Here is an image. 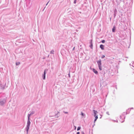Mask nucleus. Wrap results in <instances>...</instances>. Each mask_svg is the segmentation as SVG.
I'll return each instance as SVG.
<instances>
[{
	"label": "nucleus",
	"instance_id": "obj_1",
	"mask_svg": "<svg viewBox=\"0 0 134 134\" xmlns=\"http://www.w3.org/2000/svg\"><path fill=\"white\" fill-rule=\"evenodd\" d=\"M30 124L31 122L30 121V118H28V120L27 121L26 126L25 129L26 131L27 134L28 133V131L29 129Z\"/></svg>",
	"mask_w": 134,
	"mask_h": 134
},
{
	"label": "nucleus",
	"instance_id": "obj_2",
	"mask_svg": "<svg viewBox=\"0 0 134 134\" xmlns=\"http://www.w3.org/2000/svg\"><path fill=\"white\" fill-rule=\"evenodd\" d=\"M6 97H5L3 98H1V99L0 101V105H1L2 106L4 105L6 102Z\"/></svg>",
	"mask_w": 134,
	"mask_h": 134
},
{
	"label": "nucleus",
	"instance_id": "obj_3",
	"mask_svg": "<svg viewBox=\"0 0 134 134\" xmlns=\"http://www.w3.org/2000/svg\"><path fill=\"white\" fill-rule=\"evenodd\" d=\"M97 62L98 65L99 69L100 70H102V68L101 66L102 63L101 60L100 59L99 61H97Z\"/></svg>",
	"mask_w": 134,
	"mask_h": 134
},
{
	"label": "nucleus",
	"instance_id": "obj_4",
	"mask_svg": "<svg viewBox=\"0 0 134 134\" xmlns=\"http://www.w3.org/2000/svg\"><path fill=\"white\" fill-rule=\"evenodd\" d=\"M125 113L124 112L123 113H122V115H120V121L121 123L123 122H124V120L123 121H121V119L122 118H123L124 119L125 118V116H124Z\"/></svg>",
	"mask_w": 134,
	"mask_h": 134
},
{
	"label": "nucleus",
	"instance_id": "obj_5",
	"mask_svg": "<svg viewBox=\"0 0 134 134\" xmlns=\"http://www.w3.org/2000/svg\"><path fill=\"white\" fill-rule=\"evenodd\" d=\"M6 87V83H5L4 85H2L1 84V89L2 90H4L5 89V87Z\"/></svg>",
	"mask_w": 134,
	"mask_h": 134
},
{
	"label": "nucleus",
	"instance_id": "obj_6",
	"mask_svg": "<svg viewBox=\"0 0 134 134\" xmlns=\"http://www.w3.org/2000/svg\"><path fill=\"white\" fill-rule=\"evenodd\" d=\"M90 45L89 46L90 47L91 49H93V43H92V40H91L90 42Z\"/></svg>",
	"mask_w": 134,
	"mask_h": 134
},
{
	"label": "nucleus",
	"instance_id": "obj_7",
	"mask_svg": "<svg viewBox=\"0 0 134 134\" xmlns=\"http://www.w3.org/2000/svg\"><path fill=\"white\" fill-rule=\"evenodd\" d=\"M35 112L34 111H32L30 112V114H28L27 115V117L28 118H30V116L32 114H34Z\"/></svg>",
	"mask_w": 134,
	"mask_h": 134
},
{
	"label": "nucleus",
	"instance_id": "obj_8",
	"mask_svg": "<svg viewBox=\"0 0 134 134\" xmlns=\"http://www.w3.org/2000/svg\"><path fill=\"white\" fill-rule=\"evenodd\" d=\"M93 112L94 113V116H96L97 115H97V114L98 113V112L96 110H93Z\"/></svg>",
	"mask_w": 134,
	"mask_h": 134
},
{
	"label": "nucleus",
	"instance_id": "obj_9",
	"mask_svg": "<svg viewBox=\"0 0 134 134\" xmlns=\"http://www.w3.org/2000/svg\"><path fill=\"white\" fill-rule=\"evenodd\" d=\"M46 72H44L43 74L42 75V78L43 80H45L46 78Z\"/></svg>",
	"mask_w": 134,
	"mask_h": 134
},
{
	"label": "nucleus",
	"instance_id": "obj_10",
	"mask_svg": "<svg viewBox=\"0 0 134 134\" xmlns=\"http://www.w3.org/2000/svg\"><path fill=\"white\" fill-rule=\"evenodd\" d=\"M104 46L103 44H100V48L102 50H103L104 49Z\"/></svg>",
	"mask_w": 134,
	"mask_h": 134
},
{
	"label": "nucleus",
	"instance_id": "obj_11",
	"mask_svg": "<svg viewBox=\"0 0 134 134\" xmlns=\"http://www.w3.org/2000/svg\"><path fill=\"white\" fill-rule=\"evenodd\" d=\"M130 65L131 66V68L133 69H134L133 68H134V62H133V63H132V64H130Z\"/></svg>",
	"mask_w": 134,
	"mask_h": 134
},
{
	"label": "nucleus",
	"instance_id": "obj_12",
	"mask_svg": "<svg viewBox=\"0 0 134 134\" xmlns=\"http://www.w3.org/2000/svg\"><path fill=\"white\" fill-rule=\"evenodd\" d=\"M93 71L95 74H98V72L95 69H93Z\"/></svg>",
	"mask_w": 134,
	"mask_h": 134
},
{
	"label": "nucleus",
	"instance_id": "obj_13",
	"mask_svg": "<svg viewBox=\"0 0 134 134\" xmlns=\"http://www.w3.org/2000/svg\"><path fill=\"white\" fill-rule=\"evenodd\" d=\"M130 110L129 109L127 110L126 112V114H129L130 113Z\"/></svg>",
	"mask_w": 134,
	"mask_h": 134
},
{
	"label": "nucleus",
	"instance_id": "obj_14",
	"mask_svg": "<svg viewBox=\"0 0 134 134\" xmlns=\"http://www.w3.org/2000/svg\"><path fill=\"white\" fill-rule=\"evenodd\" d=\"M59 113V112H58V113L54 115V116H56L57 118L59 117V115L58 114Z\"/></svg>",
	"mask_w": 134,
	"mask_h": 134
},
{
	"label": "nucleus",
	"instance_id": "obj_15",
	"mask_svg": "<svg viewBox=\"0 0 134 134\" xmlns=\"http://www.w3.org/2000/svg\"><path fill=\"white\" fill-rule=\"evenodd\" d=\"M115 26H114L112 30V31L113 32H115Z\"/></svg>",
	"mask_w": 134,
	"mask_h": 134
},
{
	"label": "nucleus",
	"instance_id": "obj_16",
	"mask_svg": "<svg viewBox=\"0 0 134 134\" xmlns=\"http://www.w3.org/2000/svg\"><path fill=\"white\" fill-rule=\"evenodd\" d=\"M117 10L116 9H115L114 11V13L115 14H116L117 13Z\"/></svg>",
	"mask_w": 134,
	"mask_h": 134
},
{
	"label": "nucleus",
	"instance_id": "obj_17",
	"mask_svg": "<svg viewBox=\"0 0 134 134\" xmlns=\"http://www.w3.org/2000/svg\"><path fill=\"white\" fill-rule=\"evenodd\" d=\"M54 51L53 50H52L50 52V53L51 54H54Z\"/></svg>",
	"mask_w": 134,
	"mask_h": 134
},
{
	"label": "nucleus",
	"instance_id": "obj_18",
	"mask_svg": "<svg viewBox=\"0 0 134 134\" xmlns=\"http://www.w3.org/2000/svg\"><path fill=\"white\" fill-rule=\"evenodd\" d=\"M20 64V63L19 62H16V65H19Z\"/></svg>",
	"mask_w": 134,
	"mask_h": 134
},
{
	"label": "nucleus",
	"instance_id": "obj_19",
	"mask_svg": "<svg viewBox=\"0 0 134 134\" xmlns=\"http://www.w3.org/2000/svg\"><path fill=\"white\" fill-rule=\"evenodd\" d=\"M81 129V127H78L77 129V130L79 131Z\"/></svg>",
	"mask_w": 134,
	"mask_h": 134
},
{
	"label": "nucleus",
	"instance_id": "obj_20",
	"mask_svg": "<svg viewBox=\"0 0 134 134\" xmlns=\"http://www.w3.org/2000/svg\"><path fill=\"white\" fill-rule=\"evenodd\" d=\"M105 41L104 40H103L101 42L103 43H105Z\"/></svg>",
	"mask_w": 134,
	"mask_h": 134
},
{
	"label": "nucleus",
	"instance_id": "obj_21",
	"mask_svg": "<svg viewBox=\"0 0 134 134\" xmlns=\"http://www.w3.org/2000/svg\"><path fill=\"white\" fill-rule=\"evenodd\" d=\"M48 70L47 69H45L44 72H47L48 71Z\"/></svg>",
	"mask_w": 134,
	"mask_h": 134
},
{
	"label": "nucleus",
	"instance_id": "obj_22",
	"mask_svg": "<svg viewBox=\"0 0 134 134\" xmlns=\"http://www.w3.org/2000/svg\"><path fill=\"white\" fill-rule=\"evenodd\" d=\"M95 117V119H97L98 118V115H97L96 116H94Z\"/></svg>",
	"mask_w": 134,
	"mask_h": 134
},
{
	"label": "nucleus",
	"instance_id": "obj_23",
	"mask_svg": "<svg viewBox=\"0 0 134 134\" xmlns=\"http://www.w3.org/2000/svg\"><path fill=\"white\" fill-rule=\"evenodd\" d=\"M105 57V55H103L102 56V57H101V58H102H102H104Z\"/></svg>",
	"mask_w": 134,
	"mask_h": 134
},
{
	"label": "nucleus",
	"instance_id": "obj_24",
	"mask_svg": "<svg viewBox=\"0 0 134 134\" xmlns=\"http://www.w3.org/2000/svg\"><path fill=\"white\" fill-rule=\"evenodd\" d=\"M76 1H77V0H74V4L76 3Z\"/></svg>",
	"mask_w": 134,
	"mask_h": 134
},
{
	"label": "nucleus",
	"instance_id": "obj_25",
	"mask_svg": "<svg viewBox=\"0 0 134 134\" xmlns=\"http://www.w3.org/2000/svg\"><path fill=\"white\" fill-rule=\"evenodd\" d=\"M116 14H115L114 13V18H115V16H116Z\"/></svg>",
	"mask_w": 134,
	"mask_h": 134
},
{
	"label": "nucleus",
	"instance_id": "obj_26",
	"mask_svg": "<svg viewBox=\"0 0 134 134\" xmlns=\"http://www.w3.org/2000/svg\"><path fill=\"white\" fill-rule=\"evenodd\" d=\"M106 114H107L108 115H109V112L108 111H107L106 112Z\"/></svg>",
	"mask_w": 134,
	"mask_h": 134
},
{
	"label": "nucleus",
	"instance_id": "obj_27",
	"mask_svg": "<svg viewBox=\"0 0 134 134\" xmlns=\"http://www.w3.org/2000/svg\"><path fill=\"white\" fill-rule=\"evenodd\" d=\"M81 115L82 116H84L85 115L83 113H81Z\"/></svg>",
	"mask_w": 134,
	"mask_h": 134
},
{
	"label": "nucleus",
	"instance_id": "obj_28",
	"mask_svg": "<svg viewBox=\"0 0 134 134\" xmlns=\"http://www.w3.org/2000/svg\"><path fill=\"white\" fill-rule=\"evenodd\" d=\"M64 113L65 114H67L68 113V112H65L64 111Z\"/></svg>",
	"mask_w": 134,
	"mask_h": 134
},
{
	"label": "nucleus",
	"instance_id": "obj_29",
	"mask_svg": "<svg viewBox=\"0 0 134 134\" xmlns=\"http://www.w3.org/2000/svg\"><path fill=\"white\" fill-rule=\"evenodd\" d=\"M97 119H94V123H95V122L96 121Z\"/></svg>",
	"mask_w": 134,
	"mask_h": 134
},
{
	"label": "nucleus",
	"instance_id": "obj_30",
	"mask_svg": "<svg viewBox=\"0 0 134 134\" xmlns=\"http://www.w3.org/2000/svg\"><path fill=\"white\" fill-rule=\"evenodd\" d=\"M68 76H69V77H70V73H69V74H68Z\"/></svg>",
	"mask_w": 134,
	"mask_h": 134
},
{
	"label": "nucleus",
	"instance_id": "obj_31",
	"mask_svg": "<svg viewBox=\"0 0 134 134\" xmlns=\"http://www.w3.org/2000/svg\"><path fill=\"white\" fill-rule=\"evenodd\" d=\"M49 1H48V2H47V4H46V6H47V5H48V3H49Z\"/></svg>",
	"mask_w": 134,
	"mask_h": 134
},
{
	"label": "nucleus",
	"instance_id": "obj_32",
	"mask_svg": "<svg viewBox=\"0 0 134 134\" xmlns=\"http://www.w3.org/2000/svg\"><path fill=\"white\" fill-rule=\"evenodd\" d=\"M81 134H85L84 132H81Z\"/></svg>",
	"mask_w": 134,
	"mask_h": 134
},
{
	"label": "nucleus",
	"instance_id": "obj_33",
	"mask_svg": "<svg viewBox=\"0 0 134 134\" xmlns=\"http://www.w3.org/2000/svg\"><path fill=\"white\" fill-rule=\"evenodd\" d=\"M80 134V132H77V133L76 134Z\"/></svg>",
	"mask_w": 134,
	"mask_h": 134
},
{
	"label": "nucleus",
	"instance_id": "obj_34",
	"mask_svg": "<svg viewBox=\"0 0 134 134\" xmlns=\"http://www.w3.org/2000/svg\"><path fill=\"white\" fill-rule=\"evenodd\" d=\"M114 122H118V121L117 120V121H116V120H114Z\"/></svg>",
	"mask_w": 134,
	"mask_h": 134
},
{
	"label": "nucleus",
	"instance_id": "obj_35",
	"mask_svg": "<svg viewBox=\"0 0 134 134\" xmlns=\"http://www.w3.org/2000/svg\"><path fill=\"white\" fill-rule=\"evenodd\" d=\"M130 109H133V107H132Z\"/></svg>",
	"mask_w": 134,
	"mask_h": 134
},
{
	"label": "nucleus",
	"instance_id": "obj_36",
	"mask_svg": "<svg viewBox=\"0 0 134 134\" xmlns=\"http://www.w3.org/2000/svg\"><path fill=\"white\" fill-rule=\"evenodd\" d=\"M75 47H74V48H73V50H74V48H75Z\"/></svg>",
	"mask_w": 134,
	"mask_h": 134
},
{
	"label": "nucleus",
	"instance_id": "obj_37",
	"mask_svg": "<svg viewBox=\"0 0 134 134\" xmlns=\"http://www.w3.org/2000/svg\"><path fill=\"white\" fill-rule=\"evenodd\" d=\"M45 7H44V9H43V10H44V9H45Z\"/></svg>",
	"mask_w": 134,
	"mask_h": 134
},
{
	"label": "nucleus",
	"instance_id": "obj_38",
	"mask_svg": "<svg viewBox=\"0 0 134 134\" xmlns=\"http://www.w3.org/2000/svg\"><path fill=\"white\" fill-rule=\"evenodd\" d=\"M50 117H52V116H50Z\"/></svg>",
	"mask_w": 134,
	"mask_h": 134
},
{
	"label": "nucleus",
	"instance_id": "obj_39",
	"mask_svg": "<svg viewBox=\"0 0 134 134\" xmlns=\"http://www.w3.org/2000/svg\"><path fill=\"white\" fill-rule=\"evenodd\" d=\"M101 118V117L100 118Z\"/></svg>",
	"mask_w": 134,
	"mask_h": 134
},
{
	"label": "nucleus",
	"instance_id": "obj_40",
	"mask_svg": "<svg viewBox=\"0 0 134 134\" xmlns=\"http://www.w3.org/2000/svg\"><path fill=\"white\" fill-rule=\"evenodd\" d=\"M133 73H134V72H133Z\"/></svg>",
	"mask_w": 134,
	"mask_h": 134
},
{
	"label": "nucleus",
	"instance_id": "obj_41",
	"mask_svg": "<svg viewBox=\"0 0 134 134\" xmlns=\"http://www.w3.org/2000/svg\"><path fill=\"white\" fill-rule=\"evenodd\" d=\"M120 1H121V0H120Z\"/></svg>",
	"mask_w": 134,
	"mask_h": 134
}]
</instances>
